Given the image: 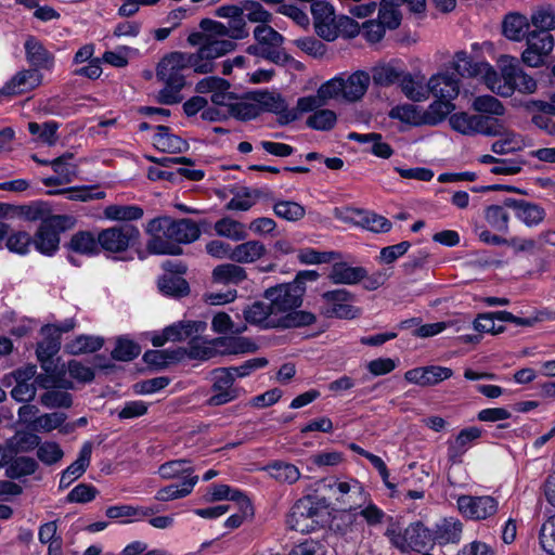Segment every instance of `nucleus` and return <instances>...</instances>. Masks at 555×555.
Returning a JSON list of instances; mask_svg holds the SVG:
<instances>
[{"label": "nucleus", "mask_w": 555, "mask_h": 555, "mask_svg": "<svg viewBox=\"0 0 555 555\" xmlns=\"http://www.w3.org/2000/svg\"><path fill=\"white\" fill-rule=\"evenodd\" d=\"M145 232L151 236L146 249L154 255H181L179 244H191L201 236V229L194 220L166 216L150 220Z\"/></svg>", "instance_id": "obj_1"}, {"label": "nucleus", "mask_w": 555, "mask_h": 555, "mask_svg": "<svg viewBox=\"0 0 555 555\" xmlns=\"http://www.w3.org/2000/svg\"><path fill=\"white\" fill-rule=\"evenodd\" d=\"M305 293L306 287L285 283L267 288L263 298L270 302L278 319H291L288 322L295 323L292 327H301L317 321L312 312L297 310L302 305Z\"/></svg>", "instance_id": "obj_2"}, {"label": "nucleus", "mask_w": 555, "mask_h": 555, "mask_svg": "<svg viewBox=\"0 0 555 555\" xmlns=\"http://www.w3.org/2000/svg\"><path fill=\"white\" fill-rule=\"evenodd\" d=\"M193 69V61L189 53L171 52L164 56L156 68L157 78L165 83L158 92V102L165 105H172L181 102V90L185 86L183 70Z\"/></svg>", "instance_id": "obj_3"}, {"label": "nucleus", "mask_w": 555, "mask_h": 555, "mask_svg": "<svg viewBox=\"0 0 555 555\" xmlns=\"http://www.w3.org/2000/svg\"><path fill=\"white\" fill-rule=\"evenodd\" d=\"M456 70L464 77H473L479 74L483 75L486 86L500 96H511L513 94V72H511L509 62L501 59V73L486 62L473 63L465 51L456 52Z\"/></svg>", "instance_id": "obj_4"}, {"label": "nucleus", "mask_w": 555, "mask_h": 555, "mask_svg": "<svg viewBox=\"0 0 555 555\" xmlns=\"http://www.w3.org/2000/svg\"><path fill=\"white\" fill-rule=\"evenodd\" d=\"M322 506L314 495H306L295 502L287 517V528L300 533L314 531L321 521Z\"/></svg>", "instance_id": "obj_5"}, {"label": "nucleus", "mask_w": 555, "mask_h": 555, "mask_svg": "<svg viewBox=\"0 0 555 555\" xmlns=\"http://www.w3.org/2000/svg\"><path fill=\"white\" fill-rule=\"evenodd\" d=\"M321 301L320 313L328 319L351 320L361 313V309L352 305L354 295L345 288L323 293Z\"/></svg>", "instance_id": "obj_6"}, {"label": "nucleus", "mask_w": 555, "mask_h": 555, "mask_svg": "<svg viewBox=\"0 0 555 555\" xmlns=\"http://www.w3.org/2000/svg\"><path fill=\"white\" fill-rule=\"evenodd\" d=\"M70 218L62 215H52L44 219L33 238L35 248L46 256L56 253L60 245V233L67 228Z\"/></svg>", "instance_id": "obj_7"}, {"label": "nucleus", "mask_w": 555, "mask_h": 555, "mask_svg": "<svg viewBox=\"0 0 555 555\" xmlns=\"http://www.w3.org/2000/svg\"><path fill=\"white\" fill-rule=\"evenodd\" d=\"M236 48V43L229 39L209 38L204 47L194 53H189L193 61V70L196 74H210L215 70V60L219 59Z\"/></svg>", "instance_id": "obj_8"}, {"label": "nucleus", "mask_w": 555, "mask_h": 555, "mask_svg": "<svg viewBox=\"0 0 555 555\" xmlns=\"http://www.w3.org/2000/svg\"><path fill=\"white\" fill-rule=\"evenodd\" d=\"M140 238L139 229L124 223L99 232V244L102 250L112 254L124 253L135 245Z\"/></svg>", "instance_id": "obj_9"}, {"label": "nucleus", "mask_w": 555, "mask_h": 555, "mask_svg": "<svg viewBox=\"0 0 555 555\" xmlns=\"http://www.w3.org/2000/svg\"><path fill=\"white\" fill-rule=\"evenodd\" d=\"M325 487L328 488L331 494L346 509H356L366 503L369 493L357 479L339 481L331 479Z\"/></svg>", "instance_id": "obj_10"}, {"label": "nucleus", "mask_w": 555, "mask_h": 555, "mask_svg": "<svg viewBox=\"0 0 555 555\" xmlns=\"http://www.w3.org/2000/svg\"><path fill=\"white\" fill-rule=\"evenodd\" d=\"M450 126L453 130L464 135H496L499 133L498 125L482 115H473L466 112L455 113L449 119Z\"/></svg>", "instance_id": "obj_11"}, {"label": "nucleus", "mask_w": 555, "mask_h": 555, "mask_svg": "<svg viewBox=\"0 0 555 555\" xmlns=\"http://www.w3.org/2000/svg\"><path fill=\"white\" fill-rule=\"evenodd\" d=\"M459 512L472 520H483L494 516L499 502L491 495H460L456 500Z\"/></svg>", "instance_id": "obj_12"}, {"label": "nucleus", "mask_w": 555, "mask_h": 555, "mask_svg": "<svg viewBox=\"0 0 555 555\" xmlns=\"http://www.w3.org/2000/svg\"><path fill=\"white\" fill-rule=\"evenodd\" d=\"M211 390L214 395L207 400L210 406L229 403L240 396V389L234 387V374L227 367H219L211 372Z\"/></svg>", "instance_id": "obj_13"}, {"label": "nucleus", "mask_w": 555, "mask_h": 555, "mask_svg": "<svg viewBox=\"0 0 555 555\" xmlns=\"http://www.w3.org/2000/svg\"><path fill=\"white\" fill-rule=\"evenodd\" d=\"M431 539V531L421 521L410 524L402 532L392 533L390 541L401 552H421Z\"/></svg>", "instance_id": "obj_14"}, {"label": "nucleus", "mask_w": 555, "mask_h": 555, "mask_svg": "<svg viewBox=\"0 0 555 555\" xmlns=\"http://www.w3.org/2000/svg\"><path fill=\"white\" fill-rule=\"evenodd\" d=\"M527 48L521 54L522 62L530 67L544 64L545 57L554 48V37L546 31H530L527 36Z\"/></svg>", "instance_id": "obj_15"}, {"label": "nucleus", "mask_w": 555, "mask_h": 555, "mask_svg": "<svg viewBox=\"0 0 555 555\" xmlns=\"http://www.w3.org/2000/svg\"><path fill=\"white\" fill-rule=\"evenodd\" d=\"M247 323L257 325L260 328H292L291 319H278L276 313L271 309L270 302L255 301L243 310Z\"/></svg>", "instance_id": "obj_16"}, {"label": "nucleus", "mask_w": 555, "mask_h": 555, "mask_svg": "<svg viewBox=\"0 0 555 555\" xmlns=\"http://www.w3.org/2000/svg\"><path fill=\"white\" fill-rule=\"evenodd\" d=\"M42 339L38 341L36 356L44 372H52L57 369L54 357L61 349V337L52 326L41 327Z\"/></svg>", "instance_id": "obj_17"}, {"label": "nucleus", "mask_w": 555, "mask_h": 555, "mask_svg": "<svg viewBox=\"0 0 555 555\" xmlns=\"http://www.w3.org/2000/svg\"><path fill=\"white\" fill-rule=\"evenodd\" d=\"M454 70L439 72L433 75L428 80V94H433L437 99L454 100L460 93V79L462 76L456 70V57L454 59Z\"/></svg>", "instance_id": "obj_18"}, {"label": "nucleus", "mask_w": 555, "mask_h": 555, "mask_svg": "<svg viewBox=\"0 0 555 555\" xmlns=\"http://www.w3.org/2000/svg\"><path fill=\"white\" fill-rule=\"evenodd\" d=\"M25 57L30 69L52 72L55 65V56L49 51L42 41L29 35L24 42Z\"/></svg>", "instance_id": "obj_19"}, {"label": "nucleus", "mask_w": 555, "mask_h": 555, "mask_svg": "<svg viewBox=\"0 0 555 555\" xmlns=\"http://www.w3.org/2000/svg\"><path fill=\"white\" fill-rule=\"evenodd\" d=\"M254 99L260 105V114L270 112L278 115L281 125H288L298 118L297 111L288 109L285 100L279 93L257 92L254 93Z\"/></svg>", "instance_id": "obj_20"}, {"label": "nucleus", "mask_w": 555, "mask_h": 555, "mask_svg": "<svg viewBox=\"0 0 555 555\" xmlns=\"http://www.w3.org/2000/svg\"><path fill=\"white\" fill-rule=\"evenodd\" d=\"M311 14L315 33L326 41L335 40L334 24L337 16L332 4L326 1H313L311 4Z\"/></svg>", "instance_id": "obj_21"}, {"label": "nucleus", "mask_w": 555, "mask_h": 555, "mask_svg": "<svg viewBox=\"0 0 555 555\" xmlns=\"http://www.w3.org/2000/svg\"><path fill=\"white\" fill-rule=\"evenodd\" d=\"M42 83V75L36 69H22L0 89V95L15 96L33 91Z\"/></svg>", "instance_id": "obj_22"}, {"label": "nucleus", "mask_w": 555, "mask_h": 555, "mask_svg": "<svg viewBox=\"0 0 555 555\" xmlns=\"http://www.w3.org/2000/svg\"><path fill=\"white\" fill-rule=\"evenodd\" d=\"M453 375L450 367L428 365L409 370L404 373V379L422 387L435 386Z\"/></svg>", "instance_id": "obj_23"}, {"label": "nucleus", "mask_w": 555, "mask_h": 555, "mask_svg": "<svg viewBox=\"0 0 555 555\" xmlns=\"http://www.w3.org/2000/svg\"><path fill=\"white\" fill-rule=\"evenodd\" d=\"M482 430L476 426L462 429L454 439L448 440V460L452 464L462 462L463 455L481 437Z\"/></svg>", "instance_id": "obj_24"}, {"label": "nucleus", "mask_w": 555, "mask_h": 555, "mask_svg": "<svg viewBox=\"0 0 555 555\" xmlns=\"http://www.w3.org/2000/svg\"><path fill=\"white\" fill-rule=\"evenodd\" d=\"M504 204L515 211L517 219L530 228L539 225L546 215L543 207L525 199L508 197L504 199Z\"/></svg>", "instance_id": "obj_25"}, {"label": "nucleus", "mask_w": 555, "mask_h": 555, "mask_svg": "<svg viewBox=\"0 0 555 555\" xmlns=\"http://www.w3.org/2000/svg\"><path fill=\"white\" fill-rule=\"evenodd\" d=\"M92 443L87 441L82 444L77 460L62 472L59 483L60 490L68 488L76 479L85 474L90 465Z\"/></svg>", "instance_id": "obj_26"}, {"label": "nucleus", "mask_w": 555, "mask_h": 555, "mask_svg": "<svg viewBox=\"0 0 555 555\" xmlns=\"http://www.w3.org/2000/svg\"><path fill=\"white\" fill-rule=\"evenodd\" d=\"M463 524L455 517H446L436 522L431 539L439 545L457 544L462 539Z\"/></svg>", "instance_id": "obj_27"}, {"label": "nucleus", "mask_w": 555, "mask_h": 555, "mask_svg": "<svg viewBox=\"0 0 555 555\" xmlns=\"http://www.w3.org/2000/svg\"><path fill=\"white\" fill-rule=\"evenodd\" d=\"M254 37L260 46H262L261 54L271 61L279 59V52L275 48L282 46L283 36L269 25H258L254 29Z\"/></svg>", "instance_id": "obj_28"}, {"label": "nucleus", "mask_w": 555, "mask_h": 555, "mask_svg": "<svg viewBox=\"0 0 555 555\" xmlns=\"http://www.w3.org/2000/svg\"><path fill=\"white\" fill-rule=\"evenodd\" d=\"M403 94L414 102H422L428 99V81L421 73L405 72L399 83Z\"/></svg>", "instance_id": "obj_29"}, {"label": "nucleus", "mask_w": 555, "mask_h": 555, "mask_svg": "<svg viewBox=\"0 0 555 555\" xmlns=\"http://www.w3.org/2000/svg\"><path fill=\"white\" fill-rule=\"evenodd\" d=\"M530 18L519 12L507 13L502 22L504 37L512 41H521L527 38L530 27Z\"/></svg>", "instance_id": "obj_30"}, {"label": "nucleus", "mask_w": 555, "mask_h": 555, "mask_svg": "<svg viewBox=\"0 0 555 555\" xmlns=\"http://www.w3.org/2000/svg\"><path fill=\"white\" fill-rule=\"evenodd\" d=\"M366 276V269L363 267H351L347 262H335L331 267L328 279L333 284L353 285Z\"/></svg>", "instance_id": "obj_31"}, {"label": "nucleus", "mask_w": 555, "mask_h": 555, "mask_svg": "<svg viewBox=\"0 0 555 555\" xmlns=\"http://www.w3.org/2000/svg\"><path fill=\"white\" fill-rule=\"evenodd\" d=\"M212 346L222 354H241L255 352L258 349L256 343L242 336H222L212 340Z\"/></svg>", "instance_id": "obj_32"}, {"label": "nucleus", "mask_w": 555, "mask_h": 555, "mask_svg": "<svg viewBox=\"0 0 555 555\" xmlns=\"http://www.w3.org/2000/svg\"><path fill=\"white\" fill-rule=\"evenodd\" d=\"M266 251L263 243L250 240L235 245L231 250L230 260L236 263H254L262 258Z\"/></svg>", "instance_id": "obj_33"}, {"label": "nucleus", "mask_w": 555, "mask_h": 555, "mask_svg": "<svg viewBox=\"0 0 555 555\" xmlns=\"http://www.w3.org/2000/svg\"><path fill=\"white\" fill-rule=\"evenodd\" d=\"M341 82L344 85L343 99L356 102L365 94L370 85V76L365 72H356L346 79L341 76Z\"/></svg>", "instance_id": "obj_34"}, {"label": "nucleus", "mask_w": 555, "mask_h": 555, "mask_svg": "<svg viewBox=\"0 0 555 555\" xmlns=\"http://www.w3.org/2000/svg\"><path fill=\"white\" fill-rule=\"evenodd\" d=\"M153 144L157 150L166 153H181L188 149L186 141L172 134L166 126H157Z\"/></svg>", "instance_id": "obj_35"}, {"label": "nucleus", "mask_w": 555, "mask_h": 555, "mask_svg": "<svg viewBox=\"0 0 555 555\" xmlns=\"http://www.w3.org/2000/svg\"><path fill=\"white\" fill-rule=\"evenodd\" d=\"M68 249L89 257L99 255L101 250L99 234L94 236L89 231H79L72 235Z\"/></svg>", "instance_id": "obj_36"}, {"label": "nucleus", "mask_w": 555, "mask_h": 555, "mask_svg": "<svg viewBox=\"0 0 555 555\" xmlns=\"http://www.w3.org/2000/svg\"><path fill=\"white\" fill-rule=\"evenodd\" d=\"M158 512L154 507H139L129 504L113 505L106 508L105 515L109 519H121V524L130 522L129 518H142Z\"/></svg>", "instance_id": "obj_37"}, {"label": "nucleus", "mask_w": 555, "mask_h": 555, "mask_svg": "<svg viewBox=\"0 0 555 555\" xmlns=\"http://www.w3.org/2000/svg\"><path fill=\"white\" fill-rule=\"evenodd\" d=\"M185 351L182 348L147 350L143 354L144 362L156 370H160L170 363L179 362L184 358Z\"/></svg>", "instance_id": "obj_38"}, {"label": "nucleus", "mask_w": 555, "mask_h": 555, "mask_svg": "<svg viewBox=\"0 0 555 555\" xmlns=\"http://www.w3.org/2000/svg\"><path fill=\"white\" fill-rule=\"evenodd\" d=\"M246 279L247 272L238 263H222L212 270V280L216 283L237 285Z\"/></svg>", "instance_id": "obj_39"}, {"label": "nucleus", "mask_w": 555, "mask_h": 555, "mask_svg": "<svg viewBox=\"0 0 555 555\" xmlns=\"http://www.w3.org/2000/svg\"><path fill=\"white\" fill-rule=\"evenodd\" d=\"M504 62H509L513 72V93L517 90L521 93H533L537 90V81L526 74L515 57L503 56Z\"/></svg>", "instance_id": "obj_40"}, {"label": "nucleus", "mask_w": 555, "mask_h": 555, "mask_svg": "<svg viewBox=\"0 0 555 555\" xmlns=\"http://www.w3.org/2000/svg\"><path fill=\"white\" fill-rule=\"evenodd\" d=\"M198 481V476H192L190 478H185L181 485H169L160 488L156 494L155 499L162 502H168L176 499L185 498L192 491L195 485Z\"/></svg>", "instance_id": "obj_41"}, {"label": "nucleus", "mask_w": 555, "mask_h": 555, "mask_svg": "<svg viewBox=\"0 0 555 555\" xmlns=\"http://www.w3.org/2000/svg\"><path fill=\"white\" fill-rule=\"evenodd\" d=\"M214 229L219 236L227 237L234 242L244 241L248 236L245 224L229 217L218 220Z\"/></svg>", "instance_id": "obj_42"}, {"label": "nucleus", "mask_w": 555, "mask_h": 555, "mask_svg": "<svg viewBox=\"0 0 555 555\" xmlns=\"http://www.w3.org/2000/svg\"><path fill=\"white\" fill-rule=\"evenodd\" d=\"M452 101L450 99H437L426 109H423L425 125L437 126L442 122L455 108Z\"/></svg>", "instance_id": "obj_43"}, {"label": "nucleus", "mask_w": 555, "mask_h": 555, "mask_svg": "<svg viewBox=\"0 0 555 555\" xmlns=\"http://www.w3.org/2000/svg\"><path fill=\"white\" fill-rule=\"evenodd\" d=\"M96 186L94 185H82V186H73L67 189H59L48 191L49 195H62L66 194L67 198L70 201H80V202H89L92 199H102L105 197V192L96 191L94 192Z\"/></svg>", "instance_id": "obj_44"}, {"label": "nucleus", "mask_w": 555, "mask_h": 555, "mask_svg": "<svg viewBox=\"0 0 555 555\" xmlns=\"http://www.w3.org/2000/svg\"><path fill=\"white\" fill-rule=\"evenodd\" d=\"M405 70L391 62L374 67L373 69V81L380 86H390L393 83H400L401 78L404 76Z\"/></svg>", "instance_id": "obj_45"}, {"label": "nucleus", "mask_w": 555, "mask_h": 555, "mask_svg": "<svg viewBox=\"0 0 555 555\" xmlns=\"http://www.w3.org/2000/svg\"><path fill=\"white\" fill-rule=\"evenodd\" d=\"M389 117L413 126L425 125L423 109L414 104L393 106L389 112Z\"/></svg>", "instance_id": "obj_46"}, {"label": "nucleus", "mask_w": 555, "mask_h": 555, "mask_svg": "<svg viewBox=\"0 0 555 555\" xmlns=\"http://www.w3.org/2000/svg\"><path fill=\"white\" fill-rule=\"evenodd\" d=\"M530 23L534 31L550 33L555 29V9L550 4L537 7L530 15Z\"/></svg>", "instance_id": "obj_47"}, {"label": "nucleus", "mask_w": 555, "mask_h": 555, "mask_svg": "<svg viewBox=\"0 0 555 555\" xmlns=\"http://www.w3.org/2000/svg\"><path fill=\"white\" fill-rule=\"evenodd\" d=\"M266 470L279 482L293 485L300 478L298 467L286 462H273L266 467Z\"/></svg>", "instance_id": "obj_48"}, {"label": "nucleus", "mask_w": 555, "mask_h": 555, "mask_svg": "<svg viewBox=\"0 0 555 555\" xmlns=\"http://www.w3.org/2000/svg\"><path fill=\"white\" fill-rule=\"evenodd\" d=\"M104 339L99 336L79 335L68 344L66 351L70 354L90 353L100 350L103 347Z\"/></svg>", "instance_id": "obj_49"}, {"label": "nucleus", "mask_w": 555, "mask_h": 555, "mask_svg": "<svg viewBox=\"0 0 555 555\" xmlns=\"http://www.w3.org/2000/svg\"><path fill=\"white\" fill-rule=\"evenodd\" d=\"M230 500L235 503L243 502L245 512L250 509V501L245 493L228 485H212L210 487V501Z\"/></svg>", "instance_id": "obj_50"}, {"label": "nucleus", "mask_w": 555, "mask_h": 555, "mask_svg": "<svg viewBox=\"0 0 555 555\" xmlns=\"http://www.w3.org/2000/svg\"><path fill=\"white\" fill-rule=\"evenodd\" d=\"M143 215V208L138 205H109L104 209L105 218L114 221H134Z\"/></svg>", "instance_id": "obj_51"}, {"label": "nucleus", "mask_w": 555, "mask_h": 555, "mask_svg": "<svg viewBox=\"0 0 555 555\" xmlns=\"http://www.w3.org/2000/svg\"><path fill=\"white\" fill-rule=\"evenodd\" d=\"M507 208L504 203L502 206L491 205L486 208L485 219L493 230L502 233L508 232L509 214Z\"/></svg>", "instance_id": "obj_52"}, {"label": "nucleus", "mask_w": 555, "mask_h": 555, "mask_svg": "<svg viewBox=\"0 0 555 555\" xmlns=\"http://www.w3.org/2000/svg\"><path fill=\"white\" fill-rule=\"evenodd\" d=\"M158 288L164 295L172 297H182L190 292L188 282L180 275L165 274L158 280Z\"/></svg>", "instance_id": "obj_53"}, {"label": "nucleus", "mask_w": 555, "mask_h": 555, "mask_svg": "<svg viewBox=\"0 0 555 555\" xmlns=\"http://www.w3.org/2000/svg\"><path fill=\"white\" fill-rule=\"evenodd\" d=\"M193 472L194 469L191 465V461L185 459L168 461L162 464L158 468V474L163 479H175L182 475L190 478L193 476Z\"/></svg>", "instance_id": "obj_54"}, {"label": "nucleus", "mask_w": 555, "mask_h": 555, "mask_svg": "<svg viewBox=\"0 0 555 555\" xmlns=\"http://www.w3.org/2000/svg\"><path fill=\"white\" fill-rule=\"evenodd\" d=\"M38 468L33 457L20 456L8 463L5 476L10 479H20L33 475Z\"/></svg>", "instance_id": "obj_55"}, {"label": "nucleus", "mask_w": 555, "mask_h": 555, "mask_svg": "<svg viewBox=\"0 0 555 555\" xmlns=\"http://www.w3.org/2000/svg\"><path fill=\"white\" fill-rule=\"evenodd\" d=\"M229 116H232L238 120H251L260 115V105L257 104L254 95L251 96V101L249 100H241L233 102L228 108Z\"/></svg>", "instance_id": "obj_56"}, {"label": "nucleus", "mask_w": 555, "mask_h": 555, "mask_svg": "<svg viewBox=\"0 0 555 555\" xmlns=\"http://www.w3.org/2000/svg\"><path fill=\"white\" fill-rule=\"evenodd\" d=\"M41 439L36 434L29 431H17L8 440V444L13 453L29 452L38 448Z\"/></svg>", "instance_id": "obj_57"}, {"label": "nucleus", "mask_w": 555, "mask_h": 555, "mask_svg": "<svg viewBox=\"0 0 555 555\" xmlns=\"http://www.w3.org/2000/svg\"><path fill=\"white\" fill-rule=\"evenodd\" d=\"M274 214L284 220L295 222L302 219L306 209L299 203L293 201H279L273 206Z\"/></svg>", "instance_id": "obj_58"}, {"label": "nucleus", "mask_w": 555, "mask_h": 555, "mask_svg": "<svg viewBox=\"0 0 555 555\" xmlns=\"http://www.w3.org/2000/svg\"><path fill=\"white\" fill-rule=\"evenodd\" d=\"M73 158L74 155L72 153H65L51 160V167L54 172L67 183L72 182L77 175V165L72 162Z\"/></svg>", "instance_id": "obj_59"}, {"label": "nucleus", "mask_w": 555, "mask_h": 555, "mask_svg": "<svg viewBox=\"0 0 555 555\" xmlns=\"http://www.w3.org/2000/svg\"><path fill=\"white\" fill-rule=\"evenodd\" d=\"M298 259L305 264L330 263L333 260L340 259L341 255L337 251H318L313 248H304L298 253Z\"/></svg>", "instance_id": "obj_60"}, {"label": "nucleus", "mask_w": 555, "mask_h": 555, "mask_svg": "<svg viewBox=\"0 0 555 555\" xmlns=\"http://www.w3.org/2000/svg\"><path fill=\"white\" fill-rule=\"evenodd\" d=\"M472 107L478 113L494 116H502L505 113V107L502 102L492 95L476 96L472 103Z\"/></svg>", "instance_id": "obj_61"}, {"label": "nucleus", "mask_w": 555, "mask_h": 555, "mask_svg": "<svg viewBox=\"0 0 555 555\" xmlns=\"http://www.w3.org/2000/svg\"><path fill=\"white\" fill-rule=\"evenodd\" d=\"M141 352V347L131 339L120 337L112 351V358L118 361H131Z\"/></svg>", "instance_id": "obj_62"}, {"label": "nucleus", "mask_w": 555, "mask_h": 555, "mask_svg": "<svg viewBox=\"0 0 555 555\" xmlns=\"http://www.w3.org/2000/svg\"><path fill=\"white\" fill-rule=\"evenodd\" d=\"M337 120L335 112L331 109H319L307 119V126L319 131H327L334 128Z\"/></svg>", "instance_id": "obj_63"}, {"label": "nucleus", "mask_w": 555, "mask_h": 555, "mask_svg": "<svg viewBox=\"0 0 555 555\" xmlns=\"http://www.w3.org/2000/svg\"><path fill=\"white\" fill-rule=\"evenodd\" d=\"M539 539L542 548L546 553L555 555V515L542 525Z\"/></svg>", "instance_id": "obj_64"}]
</instances>
